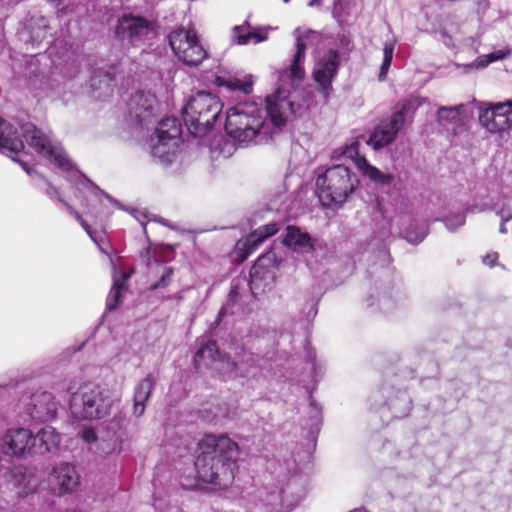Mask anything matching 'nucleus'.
<instances>
[{"mask_svg":"<svg viewBox=\"0 0 512 512\" xmlns=\"http://www.w3.org/2000/svg\"><path fill=\"white\" fill-rule=\"evenodd\" d=\"M181 142V125L178 119L167 117L158 123L155 137L150 140V154L159 163L173 162Z\"/></svg>","mask_w":512,"mask_h":512,"instance_id":"11","label":"nucleus"},{"mask_svg":"<svg viewBox=\"0 0 512 512\" xmlns=\"http://www.w3.org/2000/svg\"><path fill=\"white\" fill-rule=\"evenodd\" d=\"M488 8L489 2L487 0H479L477 2V31L474 34L470 29L471 23L465 21L460 24L456 15L447 16L438 31L440 40L448 48H454L457 41L477 49L480 44V38L485 33L483 16Z\"/></svg>","mask_w":512,"mask_h":512,"instance_id":"8","label":"nucleus"},{"mask_svg":"<svg viewBox=\"0 0 512 512\" xmlns=\"http://www.w3.org/2000/svg\"><path fill=\"white\" fill-rule=\"evenodd\" d=\"M127 419L123 412H119L115 415L113 421L111 422V429H114V427H117L118 429H122L125 426Z\"/></svg>","mask_w":512,"mask_h":512,"instance_id":"47","label":"nucleus"},{"mask_svg":"<svg viewBox=\"0 0 512 512\" xmlns=\"http://www.w3.org/2000/svg\"><path fill=\"white\" fill-rule=\"evenodd\" d=\"M149 270L152 271L153 268H156L158 272L161 273L160 279L151 285L152 290H156L158 288L167 287L174 275V270L171 267L158 263L156 260L148 263Z\"/></svg>","mask_w":512,"mask_h":512,"instance_id":"36","label":"nucleus"},{"mask_svg":"<svg viewBox=\"0 0 512 512\" xmlns=\"http://www.w3.org/2000/svg\"><path fill=\"white\" fill-rule=\"evenodd\" d=\"M278 231L279 225L277 223H269L251 232L245 240H239L236 244V248L242 252V260L247 259L260 244L267 238L275 235Z\"/></svg>","mask_w":512,"mask_h":512,"instance_id":"22","label":"nucleus"},{"mask_svg":"<svg viewBox=\"0 0 512 512\" xmlns=\"http://www.w3.org/2000/svg\"><path fill=\"white\" fill-rule=\"evenodd\" d=\"M283 244L298 254H309L314 249L312 237L295 226H287Z\"/></svg>","mask_w":512,"mask_h":512,"instance_id":"23","label":"nucleus"},{"mask_svg":"<svg viewBox=\"0 0 512 512\" xmlns=\"http://www.w3.org/2000/svg\"><path fill=\"white\" fill-rule=\"evenodd\" d=\"M358 185V176L343 164L329 167L316 179L318 197L325 207L341 206Z\"/></svg>","mask_w":512,"mask_h":512,"instance_id":"4","label":"nucleus"},{"mask_svg":"<svg viewBox=\"0 0 512 512\" xmlns=\"http://www.w3.org/2000/svg\"><path fill=\"white\" fill-rule=\"evenodd\" d=\"M497 259H498V253L491 252V253L486 254L483 257L482 262L486 266L493 267L495 265Z\"/></svg>","mask_w":512,"mask_h":512,"instance_id":"48","label":"nucleus"},{"mask_svg":"<svg viewBox=\"0 0 512 512\" xmlns=\"http://www.w3.org/2000/svg\"><path fill=\"white\" fill-rule=\"evenodd\" d=\"M295 52L289 66L275 72L277 86L275 91L265 98V105L257 102H243L227 111L225 131L241 143L257 139L260 143L271 134V125L280 128L289 116L303 110L304 103L299 101L300 87L305 77L304 62L306 50L320 40V33L314 30L296 28Z\"/></svg>","mask_w":512,"mask_h":512,"instance_id":"1","label":"nucleus"},{"mask_svg":"<svg viewBox=\"0 0 512 512\" xmlns=\"http://www.w3.org/2000/svg\"><path fill=\"white\" fill-rule=\"evenodd\" d=\"M317 312H318V309H317V304L314 303V302H310L308 304V311H307V320H312L315 318V316L317 315Z\"/></svg>","mask_w":512,"mask_h":512,"instance_id":"50","label":"nucleus"},{"mask_svg":"<svg viewBox=\"0 0 512 512\" xmlns=\"http://www.w3.org/2000/svg\"><path fill=\"white\" fill-rule=\"evenodd\" d=\"M428 234V225L422 223L420 225H410L404 231L405 239L411 244H419Z\"/></svg>","mask_w":512,"mask_h":512,"instance_id":"40","label":"nucleus"},{"mask_svg":"<svg viewBox=\"0 0 512 512\" xmlns=\"http://www.w3.org/2000/svg\"><path fill=\"white\" fill-rule=\"evenodd\" d=\"M303 496L299 479L291 476L285 486L276 487L267 494L268 505L271 506V512H289L297 506Z\"/></svg>","mask_w":512,"mask_h":512,"instance_id":"18","label":"nucleus"},{"mask_svg":"<svg viewBox=\"0 0 512 512\" xmlns=\"http://www.w3.org/2000/svg\"><path fill=\"white\" fill-rule=\"evenodd\" d=\"M285 2H288L289 0H284Z\"/></svg>","mask_w":512,"mask_h":512,"instance_id":"59","label":"nucleus"},{"mask_svg":"<svg viewBox=\"0 0 512 512\" xmlns=\"http://www.w3.org/2000/svg\"><path fill=\"white\" fill-rule=\"evenodd\" d=\"M0 447L5 455L26 459L35 455L36 437L27 428H9L1 438Z\"/></svg>","mask_w":512,"mask_h":512,"instance_id":"16","label":"nucleus"},{"mask_svg":"<svg viewBox=\"0 0 512 512\" xmlns=\"http://www.w3.org/2000/svg\"><path fill=\"white\" fill-rule=\"evenodd\" d=\"M321 4V1L320 0H311L308 5L310 7H314V6H319Z\"/></svg>","mask_w":512,"mask_h":512,"instance_id":"55","label":"nucleus"},{"mask_svg":"<svg viewBox=\"0 0 512 512\" xmlns=\"http://www.w3.org/2000/svg\"><path fill=\"white\" fill-rule=\"evenodd\" d=\"M128 275L122 274L121 279L114 278L113 286L107 297L106 307L109 310L116 309L120 304L122 291L124 289V283L127 280Z\"/></svg>","mask_w":512,"mask_h":512,"instance_id":"37","label":"nucleus"},{"mask_svg":"<svg viewBox=\"0 0 512 512\" xmlns=\"http://www.w3.org/2000/svg\"><path fill=\"white\" fill-rule=\"evenodd\" d=\"M138 211H135V215H134V218H138Z\"/></svg>","mask_w":512,"mask_h":512,"instance_id":"58","label":"nucleus"},{"mask_svg":"<svg viewBox=\"0 0 512 512\" xmlns=\"http://www.w3.org/2000/svg\"><path fill=\"white\" fill-rule=\"evenodd\" d=\"M222 106L216 95L205 91L197 92L184 107V121L193 128V133H205L218 119Z\"/></svg>","mask_w":512,"mask_h":512,"instance_id":"7","label":"nucleus"},{"mask_svg":"<svg viewBox=\"0 0 512 512\" xmlns=\"http://www.w3.org/2000/svg\"><path fill=\"white\" fill-rule=\"evenodd\" d=\"M220 353L214 341H209L199 347L194 355L193 361L197 369L201 366L213 368L219 359Z\"/></svg>","mask_w":512,"mask_h":512,"instance_id":"31","label":"nucleus"},{"mask_svg":"<svg viewBox=\"0 0 512 512\" xmlns=\"http://www.w3.org/2000/svg\"><path fill=\"white\" fill-rule=\"evenodd\" d=\"M308 357H309V359H310V361L312 363L313 370H315L316 369V366H315V354L309 351L308 352Z\"/></svg>","mask_w":512,"mask_h":512,"instance_id":"54","label":"nucleus"},{"mask_svg":"<svg viewBox=\"0 0 512 512\" xmlns=\"http://www.w3.org/2000/svg\"><path fill=\"white\" fill-rule=\"evenodd\" d=\"M479 122L491 133L512 128V100L495 104L480 103Z\"/></svg>","mask_w":512,"mask_h":512,"instance_id":"17","label":"nucleus"},{"mask_svg":"<svg viewBox=\"0 0 512 512\" xmlns=\"http://www.w3.org/2000/svg\"><path fill=\"white\" fill-rule=\"evenodd\" d=\"M339 66L340 55L335 49H329L315 64L313 79L325 98L332 90V82L337 76Z\"/></svg>","mask_w":512,"mask_h":512,"instance_id":"19","label":"nucleus"},{"mask_svg":"<svg viewBox=\"0 0 512 512\" xmlns=\"http://www.w3.org/2000/svg\"><path fill=\"white\" fill-rule=\"evenodd\" d=\"M19 128L21 131V137L25 140L27 145L38 155L48 160L56 168L60 169L62 172H66L67 179L69 181H76L83 187L87 188L95 196L102 194L108 200L113 201L109 195L104 193L78 170L73 169V164L67 157L62 146L53 140L49 134L44 133L32 123L21 124L19 125Z\"/></svg>","mask_w":512,"mask_h":512,"instance_id":"3","label":"nucleus"},{"mask_svg":"<svg viewBox=\"0 0 512 512\" xmlns=\"http://www.w3.org/2000/svg\"><path fill=\"white\" fill-rule=\"evenodd\" d=\"M198 446L200 454L194 462L197 479L221 489L228 488L237 470V443L224 434H210Z\"/></svg>","mask_w":512,"mask_h":512,"instance_id":"2","label":"nucleus"},{"mask_svg":"<svg viewBox=\"0 0 512 512\" xmlns=\"http://www.w3.org/2000/svg\"><path fill=\"white\" fill-rule=\"evenodd\" d=\"M21 167L23 168V170L29 175L31 176L32 178L34 177H38L39 179H42L46 185V194L50 197V198H56L59 202L65 204L66 201H64V199L60 196L58 190L52 186L51 183H49L48 181H46L33 167H30L26 162L22 161V160H17Z\"/></svg>","mask_w":512,"mask_h":512,"instance_id":"39","label":"nucleus"},{"mask_svg":"<svg viewBox=\"0 0 512 512\" xmlns=\"http://www.w3.org/2000/svg\"><path fill=\"white\" fill-rule=\"evenodd\" d=\"M416 110V105L412 100H405L400 108L389 117L382 119L373 129L369 137L365 140L366 144L374 150H380L392 144L398 133L403 128L407 119L411 118Z\"/></svg>","mask_w":512,"mask_h":512,"instance_id":"10","label":"nucleus"},{"mask_svg":"<svg viewBox=\"0 0 512 512\" xmlns=\"http://www.w3.org/2000/svg\"><path fill=\"white\" fill-rule=\"evenodd\" d=\"M394 418H402L411 410L412 401L406 391H398L395 397L385 403Z\"/></svg>","mask_w":512,"mask_h":512,"instance_id":"32","label":"nucleus"},{"mask_svg":"<svg viewBox=\"0 0 512 512\" xmlns=\"http://www.w3.org/2000/svg\"><path fill=\"white\" fill-rule=\"evenodd\" d=\"M79 480L75 466L65 462L56 465L51 475L52 488L58 495L73 492L79 485Z\"/></svg>","mask_w":512,"mask_h":512,"instance_id":"21","label":"nucleus"},{"mask_svg":"<svg viewBox=\"0 0 512 512\" xmlns=\"http://www.w3.org/2000/svg\"><path fill=\"white\" fill-rule=\"evenodd\" d=\"M342 158L353 161L365 177L382 187L390 186L394 180L392 174L382 173L378 168L369 164L364 156L360 155L359 142L357 140L333 150L332 159L340 160Z\"/></svg>","mask_w":512,"mask_h":512,"instance_id":"15","label":"nucleus"},{"mask_svg":"<svg viewBox=\"0 0 512 512\" xmlns=\"http://www.w3.org/2000/svg\"><path fill=\"white\" fill-rule=\"evenodd\" d=\"M154 34V22L139 14L123 13L113 26L114 40L123 48L143 45Z\"/></svg>","mask_w":512,"mask_h":512,"instance_id":"9","label":"nucleus"},{"mask_svg":"<svg viewBox=\"0 0 512 512\" xmlns=\"http://www.w3.org/2000/svg\"><path fill=\"white\" fill-rule=\"evenodd\" d=\"M80 225L84 228V230L87 232V234L90 236V238L96 242V238L94 237V234L90 228V226L87 224V222L82 218L80 221H79Z\"/></svg>","mask_w":512,"mask_h":512,"instance_id":"51","label":"nucleus"},{"mask_svg":"<svg viewBox=\"0 0 512 512\" xmlns=\"http://www.w3.org/2000/svg\"><path fill=\"white\" fill-rule=\"evenodd\" d=\"M395 46V38L388 39L383 43V60L378 75L380 81H384L387 77L388 71L393 60Z\"/></svg>","mask_w":512,"mask_h":512,"instance_id":"35","label":"nucleus"},{"mask_svg":"<svg viewBox=\"0 0 512 512\" xmlns=\"http://www.w3.org/2000/svg\"><path fill=\"white\" fill-rule=\"evenodd\" d=\"M24 148L18 129L0 118V151L18 153Z\"/></svg>","mask_w":512,"mask_h":512,"instance_id":"24","label":"nucleus"},{"mask_svg":"<svg viewBox=\"0 0 512 512\" xmlns=\"http://www.w3.org/2000/svg\"><path fill=\"white\" fill-rule=\"evenodd\" d=\"M350 512H369V511H367V510H366V509H364V508H356V509H354V510H352V511H350Z\"/></svg>","mask_w":512,"mask_h":512,"instance_id":"56","label":"nucleus"},{"mask_svg":"<svg viewBox=\"0 0 512 512\" xmlns=\"http://www.w3.org/2000/svg\"><path fill=\"white\" fill-rule=\"evenodd\" d=\"M267 40V34L262 33L259 29L251 27L248 20L242 25H236L232 28L231 42L237 45H246L249 42L255 44Z\"/></svg>","mask_w":512,"mask_h":512,"instance_id":"26","label":"nucleus"},{"mask_svg":"<svg viewBox=\"0 0 512 512\" xmlns=\"http://www.w3.org/2000/svg\"><path fill=\"white\" fill-rule=\"evenodd\" d=\"M168 39L175 56L187 66H198L207 57L193 29L177 28L170 32Z\"/></svg>","mask_w":512,"mask_h":512,"instance_id":"12","label":"nucleus"},{"mask_svg":"<svg viewBox=\"0 0 512 512\" xmlns=\"http://www.w3.org/2000/svg\"><path fill=\"white\" fill-rule=\"evenodd\" d=\"M159 112L157 97L149 91H137L127 102V119L136 127L147 128L156 121Z\"/></svg>","mask_w":512,"mask_h":512,"instance_id":"13","label":"nucleus"},{"mask_svg":"<svg viewBox=\"0 0 512 512\" xmlns=\"http://www.w3.org/2000/svg\"><path fill=\"white\" fill-rule=\"evenodd\" d=\"M310 408H311V420L313 421V426L316 428L319 427L321 423V408L320 406L315 402V400L310 396Z\"/></svg>","mask_w":512,"mask_h":512,"instance_id":"43","label":"nucleus"},{"mask_svg":"<svg viewBox=\"0 0 512 512\" xmlns=\"http://www.w3.org/2000/svg\"><path fill=\"white\" fill-rule=\"evenodd\" d=\"M80 435H81V438L87 443H92L97 440V434H96L95 430L91 427L84 428L80 432Z\"/></svg>","mask_w":512,"mask_h":512,"instance_id":"46","label":"nucleus"},{"mask_svg":"<svg viewBox=\"0 0 512 512\" xmlns=\"http://www.w3.org/2000/svg\"><path fill=\"white\" fill-rule=\"evenodd\" d=\"M64 205L78 222L82 219V216L71 205H69L67 202Z\"/></svg>","mask_w":512,"mask_h":512,"instance_id":"52","label":"nucleus"},{"mask_svg":"<svg viewBox=\"0 0 512 512\" xmlns=\"http://www.w3.org/2000/svg\"><path fill=\"white\" fill-rule=\"evenodd\" d=\"M115 402L108 388L89 382L72 393L69 409L75 419L96 420L109 415Z\"/></svg>","mask_w":512,"mask_h":512,"instance_id":"5","label":"nucleus"},{"mask_svg":"<svg viewBox=\"0 0 512 512\" xmlns=\"http://www.w3.org/2000/svg\"><path fill=\"white\" fill-rule=\"evenodd\" d=\"M494 211L501 219L499 232L502 234L507 233L506 224L512 220V199H506L502 203L495 204Z\"/></svg>","mask_w":512,"mask_h":512,"instance_id":"38","label":"nucleus"},{"mask_svg":"<svg viewBox=\"0 0 512 512\" xmlns=\"http://www.w3.org/2000/svg\"><path fill=\"white\" fill-rule=\"evenodd\" d=\"M27 411L34 421L47 422L55 418L57 403L52 393L37 391L32 394L27 404Z\"/></svg>","mask_w":512,"mask_h":512,"instance_id":"20","label":"nucleus"},{"mask_svg":"<svg viewBox=\"0 0 512 512\" xmlns=\"http://www.w3.org/2000/svg\"><path fill=\"white\" fill-rule=\"evenodd\" d=\"M154 386L155 382L151 374L147 375L135 386L132 411L135 417H141L144 414L146 402L150 398Z\"/></svg>","mask_w":512,"mask_h":512,"instance_id":"25","label":"nucleus"},{"mask_svg":"<svg viewBox=\"0 0 512 512\" xmlns=\"http://www.w3.org/2000/svg\"><path fill=\"white\" fill-rule=\"evenodd\" d=\"M347 0H334L333 1V16L340 20L344 16V10Z\"/></svg>","mask_w":512,"mask_h":512,"instance_id":"45","label":"nucleus"},{"mask_svg":"<svg viewBox=\"0 0 512 512\" xmlns=\"http://www.w3.org/2000/svg\"><path fill=\"white\" fill-rule=\"evenodd\" d=\"M463 108H464L463 104H459L456 106H450V107H447V106L439 107L438 111H437L438 122L439 123H443V122L455 123V122H457L459 119V114Z\"/></svg>","mask_w":512,"mask_h":512,"instance_id":"41","label":"nucleus"},{"mask_svg":"<svg viewBox=\"0 0 512 512\" xmlns=\"http://www.w3.org/2000/svg\"><path fill=\"white\" fill-rule=\"evenodd\" d=\"M466 220V215L464 212H459L456 214H451L442 219L446 228L450 231H455L459 227L463 226Z\"/></svg>","mask_w":512,"mask_h":512,"instance_id":"42","label":"nucleus"},{"mask_svg":"<svg viewBox=\"0 0 512 512\" xmlns=\"http://www.w3.org/2000/svg\"><path fill=\"white\" fill-rule=\"evenodd\" d=\"M36 437V450L35 455L45 454L53 451L60 444V435L51 426H46L41 429Z\"/></svg>","mask_w":512,"mask_h":512,"instance_id":"29","label":"nucleus"},{"mask_svg":"<svg viewBox=\"0 0 512 512\" xmlns=\"http://www.w3.org/2000/svg\"><path fill=\"white\" fill-rule=\"evenodd\" d=\"M510 55H511L510 49L497 50V51L477 57L473 62L465 64L464 68L466 70L485 68L493 62H496L499 60H504V59L510 57Z\"/></svg>","mask_w":512,"mask_h":512,"instance_id":"34","label":"nucleus"},{"mask_svg":"<svg viewBox=\"0 0 512 512\" xmlns=\"http://www.w3.org/2000/svg\"><path fill=\"white\" fill-rule=\"evenodd\" d=\"M216 84L219 87H226L231 91H240L244 94H248L252 91V79L251 76H246L244 79H239L236 77H222L218 76L216 78Z\"/></svg>","mask_w":512,"mask_h":512,"instance_id":"33","label":"nucleus"},{"mask_svg":"<svg viewBox=\"0 0 512 512\" xmlns=\"http://www.w3.org/2000/svg\"><path fill=\"white\" fill-rule=\"evenodd\" d=\"M25 28L29 34V41L32 44L43 42L50 30L47 18L40 14L32 15L26 21Z\"/></svg>","mask_w":512,"mask_h":512,"instance_id":"28","label":"nucleus"},{"mask_svg":"<svg viewBox=\"0 0 512 512\" xmlns=\"http://www.w3.org/2000/svg\"><path fill=\"white\" fill-rule=\"evenodd\" d=\"M225 415H226V412H225V411H223V412H221V413H217V412H215V413L213 414V416L211 417L210 421H211V422H213V423H215V424H217V423H218V420H219V417H223V416H225Z\"/></svg>","mask_w":512,"mask_h":512,"instance_id":"53","label":"nucleus"},{"mask_svg":"<svg viewBox=\"0 0 512 512\" xmlns=\"http://www.w3.org/2000/svg\"><path fill=\"white\" fill-rule=\"evenodd\" d=\"M279 261L280 257L274 250L268 251L259 256L252 266L249 282L245 278L232 280L228 298L221 307L214 324L218 325L222 317L226 315L244 313L242 297L243 293L247 292L246 285H250V290L253 292L254 287L257 286V281L266 273H269L270 268L275 267Z\"/></svg>","mask_w":512,"mask_h":512,"instance_id":"6","label":"nucleus"},{"mask_svg":"<svg viewBox=\"0 0 512 512\" xmlns=\"http://www.w3.org/2000/svg\"><path fill=\"white\" fill-rule=\"evenodd\" d=\"M14 484L19 488L17 492L20 497H26L36 491L38 487V479L26 468H16L13 471Z\"/></svg>","mask_w":512,"mask_h":512,"instance_id":"30","label":"nucleus"},{"mask_svg":"<svg viewBox=\"0 0 512 512\" xmlns=\"http://www.w3.org/2000/svg\"><path fill=\"white\" fill-rule=\"evenodd\" d=\"M261 359L251 352L244 351L237 359L223 355L215 362L213 370L219 372L223 378H255L262 369Z\"/></svg>","mask_w":512,"mask_h":512,"instance_id":"14","label":"nucleus"},{"mask_svg":"<svg viewBox=\"0 0 512 512\" xmlns=\"http://www.w3.org/2000/svg\"><path fill=\"white\" fill-rule=\"evenodd\" d=\"M371 298L372 297H369V298L366 299V302H367L368 306H373L375 304L374 301L371 300Z\"/></svg>","mask_w":512,"mask_h":512,"instance_id":"57","label":"nucleus"},{"mask_svg":"<svg viewBox=\"0 0 512 512\" xmlns=\"http://www.w3.org/2000/svg\"><path fill=\"white\" fill-rule=\"evenodd\" d=\"M109 70H105L103 67L97 68L91 78H90V86L92 90L99 91L98 98L105 97L112 93V83L114 81V72Z\"/></svg>","mask_w":512,"mask_h":512,"instance_id":"27","label":"nucleus"},{"mask_svg":"<svg viewBox=\"0 0 512 512\" xmlns=\"http://www.w3.org/2000/svg\"><path fill=\"white\" fill-rule=\"evenodd\" d=\"M378 305L382 311L388 312L395 307V301L391 298L390 295L382 294L378 298Z\"/></svg>","mask_w":512,"mask_h":512,"instance_id":"44","label":"nucleus"},{"mask_svg":"<svg viewBox=\"0 0 512 512\" xmlns=\"http://www.w3.org/2000/svg\"><path fill=\"white\" fill-rule=\"evenodd\" d=\"M337 39H338L340 47L348 49V50L350 49L351 39L348 35H346L345 33H339L337 36Z\"/></svg>","mask_w":512,"mask_h":512,"instance_id":"49","label":"nucleus"}]
</instances>
